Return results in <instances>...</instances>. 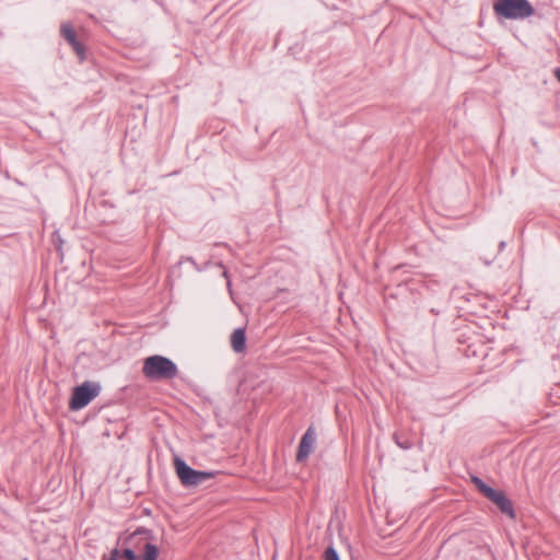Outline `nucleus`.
<instances>
[{
    "label": "nucleus",
    "mask_w": 560,
    "mask_h": 560,
    "mask_svg": "<svg viewBox=\"0 0 560 560\" xmlns=\"http://www.w3.org/2000/svg\"><path fill=\"white\" fill-rule=\"evenodd\" d=\"M143 375L152 381L173 380L178 374L177 365L163 355H151L143 362Z\"/></svg>",
    "instance_id": "nucleus-1"
},
{
    "label": "nucleus",
    "mask_w": 560,
    "mask_h": 560,
    "mask_svg": "<svg viewBox=\"0 0 560 560\" xmlns=\"http://www.w3.org/2000/svg\"><path fill=\"white\" fill-rule=\"evenodd\" d=\"M493 11L497 16L508 20H524L535 12L528 0H498L493 3Z\"/></svg>",
    "instance_id": "nucleus-2"
},
{
    "label": "nucleus",
    "mask_w": 560,
    "mask_h": 560,
    "mask_svg": "<svg viewBox=\"0 0 560 560\" xmlns=\"http://www.w3.org/2000/svg\"><path fill=\"white\" fill-rule=\"evenodd\" d=\"M470 480L483 497H486L489 501L498 506L502 514L509 516L511 520L516 517L512 501L502 490H495L491 488L477 476H471Z\"/></svg>",
    "instance_id": "nucleus-3"
},
{
    "label": "nucleus",
    "mask_w": 560,
    "mask_h": 560,
    "mask_svg": "<svg viewBox=\"0 0 560 560\" xmlns=\"http://www.w3.org/2000/svg\"><path fill=\"white\" fill-rule=\"evenodd\" d=\"M153 533L151 529L139 527L132 534L125 538L124 545L135 546L143 552L140 560H158L159 548L152 544Z\"/></svg>",
    "instance_id": "nucleus-4"
},
{
    "label": "nucleus",
    "mask_w": 560,
    "mask_h": 560,
    "mask_svg": "<svg viewBox=\"0 0 560 560\" xmlns=\"http://www.w3.org/2000/svg\"><path fill=\"white\" fill-rule=\"evenodd\" d=\"M174 466L180 482L185 487H195L215 477L217 471H202L192 469L179 457H175Z\"/></svg>",
    "instance_id": "nucleus-5"
},
{
    "label": "nucleus",
    "mask_w": 560,
    "mask_h": 560,
    "mask_svg": "<svg viewBox=\"0 0 560 560\" xmlns=\"http://www.w3.org/2000/svg\"><path fill=\"white\" fill-rule=\"evenodd\" d=\"M101 392V385L94 382H84L73 388L69 408L70 410H80L88 406Z\"/></svg>",
    "instance_id": "nucleus-6"
},
{
    "label": "nucleus",
    "mask_w": 560,
    "mask_h": 560,
    "mask_svg": "<svg viewBox=\"0 0 560 560\" xmlns=\"http://www.w3.org/2000/svg\"><path fill=\"white\" fill-rule=\"evenodd\" d=\"M316 441L315 432L313 428H308L303 434L296 453V460L303 462L306 459L313 451Z\"/></svg>",
    "instance_id": "nucleus-7"
},
{
    "label": "nucleus",
    "mask_w": 560,
    "mask_h": 560,
    "mask_svg": "<svg viewBox=\"0 0 560 560\" xmlns=\"http://www.w3.org/2000/svg\"><path fill=\"white\" fill-rule=\"evenodd\" d=\"M61 36L71 45L73 50L81 58L84 56V47L77 39V34L72 25L68 22L62 23L60 27Z\"/></svg>",
    "instance_id": "nucleus-8"
},
{
    "label": "nucleus",
    "mask_w": 560,
    "mask_h": 560,
    "mask_svg": "<svg viewBox=\"0 0 560 560\" xmlns=\"http://www.w3.org/2000/svg\"><path fill=\"white\" fill-rule=\"evenodd\" d=\"M231 347L236 353H242L246 348V334L244 328H236L231 335Z\"/></svg>",
    "instance_id": "nucleus-9"
},
{
    "label": "nucleus",
    "mask_w": 560,
    "mask_h": 560,
    "mask_svg": "<svg viewBox=\"0 0 560 560\" xmlns=\"http://www.w3.org/2000/svg\"><path fill=\"white\" fill-rule=\"evenodd\" d=\"M135 546L127 545L122 551H120V558L127 559V560H140V555L136 553Z\"/></svg>",
    "instance_id": "nucleus-10"
},
{
    "label": "nucleus",
    "mask_w": 560,
    "mask_h": 560,
    "mask_svg": "<svg viewBox=\"0 0 560 560\" xmlns=\"http://www.w3.org/2000/svg\"><path fill=\"white\" fill-rule=\"evenodd\" d=\"M393 439L401 450H410L412 447V442L409 439L401 436L399 433H395Z\"/></svg>",
    "instance_id": "nucleus-11"
},
{
    "label": "nucleus",
    "mask_w": 560,
    "mask_h": 560,
    "mask_svg": "<svg viewBox=\"0 0 560 560\" xmlns=\"http://www.w3.org/2000/svg\"><path fill=\"white\" fill-rule=\"evenodd\" d=\"M323 560H340V557L335 547L329 546L324 551Z\"/></svg>",
    "instance_id": "nucleus-12"
},
{
    "label": "nucleus",
    "mask_w": 560,
    "mask_h": 560,
    "mask_svg": "<svg viewBox=\"0 0 560 560\" xmlns=\"http://www.w3.org/2000/svg\"><path fill=\"white\" fill-rule=\"evenodd\" d=\"M120 558V551L115 548L110 551V557L108 559H104V560H119Z\"/></svg>",
    "instance_id": "nucleus-13"
},
{
    "label": "nucleus",
    "mask_w": 560,
    "mask_h": 560,
    "mask_svg": "<svg viewBox=\"0 0 560 560\" xmlns=\"http://www.w3.org/2000/svg\"><path fill=\"white\" fill-rule=\"evenodd\" d=\"M555 77H556V79L560 82V68H557V69L555 70Z\"/></svg>",
    "instance_id": "nucleus-14"
},
{
    "label": "nucleus",
    "mask_w": 560,
    "mask_h": 560,
    "mask_svg": "<svg viewBox=\"0 0 560 560\" xmlns=\"http://www.w3.org/2000/svg\"><path fill=\"white\" fill-rule=\"evenodd\" d=\"M504 246H505V242H501V243H500V248H501V249H503V248H504Z\"/></svg>",
    "instance_id": "nucleus-15"
}]
</instances>
